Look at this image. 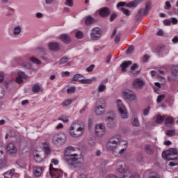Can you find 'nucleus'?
Segmentation results:
<instances>
[{
  "label": "nucleus",
  "mask_w": 178,
  "mask_h": 178,
  "mask_svg": "<svg viewBox=\"0 0 178 178\" xmlns=\"http://www.w3.org/2000/svg\"><path fill=\"white\" fill-rule=\"evenodd\" d=\"M122 95L125 99H127L128 101H136L137 100V96H136V94L131 91V90H125L122 92Z\"/></svg>",
  "instance_id": "9b49d317"
},
{
  "label": "nucleus",
  "mask_w": 178,
  "mask_h": 178,
  "mask_svg": "<svg viewBox=\"0 0 178 178\" xmlns=\"http://www.w3.org/2000/svg\"><path fill=\"white\" fill-rule=\"evenodd\" d=\"M178 151L176 148H170L162 152V158L166 161H177Z\"/></svg>",
  "instance_id": "423d86ee"
},
{
  "label": "nucleus",
  "mask_w": 178,
  "mask_h": 178,
  "mask_svg": "<svg viewBox=\"0 0 178 178\" xmlns=\"http://www.w3.org/2000/svg\"><path fill=\"white\" fill-rule=\"evenodd\" d=\"M131 63H133V62L131 60H128V61L123 62L120 65V67H121L122 72H126V69H127V67H129V66H130V65H131Z\"/></svg>",
  "instance_id": "a878e982"
},
{
  "label": "nucleus",
  "mask_w": 178,
  "mask_h": 178,
  "mask_svg": "<svg viewBox=\"0 0 178 178\" xmlns=\"http://www.w3.org/2000/svg\"><path fill=\"white\" fill-rule=\"evenodd\" d=\"M15 175V169H11L3 173L4 178H13Z\"/></svg>",
  "instance_id": "c85d7f7f"
},
{
  "label": "nucleus",
  "mask_w": 178,
  "mask_h": 178,
  "mask_svg": "<svg viewBox=\"0 0 178 178\" xmlns=\"http://www.w3.org/2000/svg\"><path fill=\"white\" fill-rule=\"evenodd\" d=\"M52 143L55 145H62L66 143V134L63 133L56 134L53 136Z\"/></svg>",
  "instance_id": "0eeeda50"
},
{
  "label": "nucleus",
  "mask_w": 178,
  "mask_h": 178,
  "mask_svg": "<svg viewBox=\"0 0 178 178\" xmlns=\"http://www.w3.org/2000/svg\"><path fill=\"white\" fill-rule=\"evenodd\" d=\"M145 86V81L141 78H136L132 81V87L136 90H141Z\"/></svg>",
  "instance_id": "9d476101"
},
{
  "label": "nucleus",
  "mask_w": 178,
  "mask_h": 178,
  "mask_svg": "<svg viewBox=\"0 0 178 178\" xmlns=\"http://www.w3.org/2000/svg\"><path fill=\"white\" fill-rule=\"evenodd\" d=\"M30 60L36 65H41V61H40V60L35 57H31Z\"/></svg>",
  "instance_id": "58836bf2"
},
{
  "label": "nucleus",
  "mask_w": 178,
  "mask_h": 178,
  "mask_svg": "<svg viewBox=\"0 0 178 178\" xmlns=\"http://www.w3.org/2000/svg\"><path fill=\"white\" fill-rule=\"evenodd\" d=\"M134 51V48L133 47H130L127 49V54H133V51Z\"/></svg>",
  "instance_id": "338daca9"
},
{
  "label": "nucleus",
  "mask_w": 178,
  "mask_h": 178,
  "mask_svg": "<svg viewBox=\"0 0 178 178\" xmlns=\"http://www.w3.org/2000/svg\"><path fill=\"white\" fill-rule=\"evenodd\" d=\"M49 49H50V51H54V52H56L58 51H59V44H58V42H50L49 43Z\"/></svg>",
  "instance_id": "412c9836"
},
{
  "label": "nucleus",
  "mask_w": 178,
  "mask_h": 178,
  "mask_svg": "<svg viewBox=\"0 0 178 178\" xmlns=\"http://www.w3.org/2000/svg\"><path fill=\"white\" fill-rule=\"evenodd\" d=\"M51 163H54L55 166H58V165H59V161H58L57 159H51Z\"/></svg>",
  "instance_id": "052dcab7"
},
{
  "label": "nucleus",
  "mask_w": 178,
  "mask_h": 178,
  "mask_svg": "<svg viewBox=\"0 0 178 178\" xmlns=\"http://www.w3.org/2000/svg\"><path fill=\"white\" fill-rule=\"evenodd\" d=\"M106 109V100L104 98L99 99L95 103V113L97 116H102Z\"/></svg>",
  "instance_id": "39448f33"
},
{
  "label": "nucleus",
  "mask_w": 178,
  "mask_h": 178,
  "mask_svg": "<svg viewBox=\"0 0 178 178\" xmlns=\"http://www.w3.org/2000/svg\"><path fill=\"white\" fill-rule=\"evenodd\" d=\"M32 91L33 92L37 94V92H42L44 91V89L42 88V87H41V86H40V84L35 83L32 88Z\"/></svg>",
  "instance_id": "bb28decb"
},
{
  "label": "nucleus",
  "mask_w": 178,
  "mask_h": 178,
  "mask_svg": "<svg viewBox=\"0 0 178 178\" xmlns=\"http://www.w3.org/2000/svg\"><path fill=\"white\" fill-rule=\"evenodd\" d=\"M177 22L176 17L171 18V23H172V24H177Z\"/></svg>",
  "instance_id": "69168bd1"
},
{
  "label": "nucleus",
  "mask_w": 178,
  "mask_h": 178,
  "mask_svg": "<svg viewBox=\"0 0 178 178\" xmlns=\"http://www.w3.org/2000/svg\"><path fill=\"white\" fill-rule=\"evenodd\" d=\"M149 111H151V107L148 106L143 110L144 116H147L149 114Z\"/></svg>",
  "instance_id": "09e8293b"
},
{
  "label": "nucleus",
  "mask_w": 178,
  "mask_h": 178,
  "mask_svg": "<svg viewBox=\"0 0 178 178\" xmlns=\"http://www.w3.org/2000/svg\"><path fill=\"white\" fill-rule=\"evenodd\" d=\"M43 150L47 154V155H49V154H51V149L49 147H44Z\"/></svg>",
  "instance_id": "864d4df0"
},
{
  "label": "nucleus",
  "mask_w": 178,
  "mask_h": 178,
  "mask_svg": "<svg viewBox=\"0 0 178 178\" xmlns=\"http://www.w3.org/2000/svg\"><path fill=\"white\" fill-rule=\"evenodd\" d=\"M118 15L116 14H113L110 17V22H113L114 19H116Z\"/></svg>",
  "instance_id": "e2e57ef3"
},
{
  "label": "nucleus",
  "mask_w": 178,
  "mask_h": 178,
  "mask_svg": "<svg viewBox=\"0 0 178 178\" xmlns=\"http://www.w3.org/2000/svg\"><path fill=\"white\" fill-rule=\"evenodd\" d=\"M34 159L36 162H38V163L42 162V158L40 156V154H35L34 156Z\"/></svg>",
  "instance_id": "c03bdc74"
},
{
  "label": "nucleus",
  "mask_w": 178,
  "mask_h": 178,
  "mask_svg": "<svg viewBox=\"0 0 178 178\" xmlns=\"http://www.w3.org/2000/svg\"><path fill=\"white\" fill-rule=\"evenodd\" d=\"M3 97H5V90L0 86V99L3 98Z\"/></svg>",
  "instance_id": "603ef678"
},
{
  "label": "nucleus",
  "mask_w": 178,
  "mask_h": 178,
  "mask_svg": "<svg viewBox=\"0 0 178 178\" xmlns=\"http://www.w3.org/2000/svg\"><path fill=\"white\" fill-rule=\"evenodd\" d=\"M106 148L112 151L115 156H122L127 149V141L122 140L120 134H116L108 141Z\"/></svg>",
  "instance_id": "f257e3e1"
},
{
  "label": "nucleus",
  "mask_w": 178,
  "mask_h": 178,
  "mask_svg": "<svg viewBox=\"0 0 178 178\" xmlns=\"http://www.w3.org/2000/svg\"><path fill=\"white\" fill-rule=\"evenodd\" d=\"M76 92V87L72 86L67 89V94H74Z\"/></svg>",
  "instance_id": "ea45409f"
},
{
  "label": "nucleus",
  "mask_w": 178,
  "mask_h": 178,
  "mask_svg": "<svg viewBox=\"0 0 178 178\" xmlns=\"http://www.w3.org/2000/svg\"><path fill=\"white\" fill-rule=\"evenodd\" d=\"M96 80V77H92L91 79H80L79 83H81V84H92Z\"/></svg>",
  "instance_id": "5701e85b"
},
{
  "label": "nucleus",
  "mask_w": 178,
  "mask_h": 178,
  "mask_svg": "<svg viewBox=\"0 0 178 178\" xmlns=\"http://www.w3.org/2000/svg\"><path fill=\"white\" fill-rule=\"evenodd\" d=\"M178 65H175L172 71V74L173 76H178Z\"/></svg>",
  "instance_id": "de8ad7c7"
},
{
  "label": "nucleus",
  "mask_w": 178,
  "mask_h": 178,
  "mask_svg": "<svg viewBox=\"0 0 178 178\" xmlns=\"http://www.w3.org/2000/svg\"><path fill=\"white\" fill-rule=\"evenodd\" d=\"M59 40L65 44H70L72 42V38L67 35V33H63L59 35Z\"/></svg>",
  "instance_id": "f3484780"
},
{
  "label": "nucleus",
  "mask_w": 178,
  "mask_h": 178,
  "mask_svg": "<svg viewBox=\"0 0 178 178\" xmlns=\"http://www.w3.org/2000/svg\"><path fill=\"white\" fill-rule=\"evenodd\" d=\"M131 124H132V126H134L135 127H138V126H140V121L138 120V118H135L132 119Z\"/></svg>",
  "instance_id": "c9c22d12"
},
{
  "label": "nucleus",
  "mask_w": 178,
  "mask_h": 178,
  "mask_svg": "<svg viewBox=\"0 0 178 178\" xmlns=\"http://www.w3.org/2000/svg\"><path fill=\"white\" fill-rule=\"evenodd\" d=\"M70 151H75L74 147L69 146L65 151V161L74 168H82L84 165V157L77 154H70Z\"/></svg>",
  "instance_id": "f03ea898"
},
{
  "label": "nucleus",
  "mask_w": 178,
  "mask_h": 178,
  "mask_svg": "<svg viewBox=\"0 0 178 178\" xmlns=\"http://www.w3.org/2000/svg\"><path fill=\"white\" fill-rule=\"evenodd\" d=\"M2 147H3V143L0 142V165H2L4 162H6V159L5 158V152L2 150Z\"/></svg>",
  "instance_id": "aec40b11"
},
{
  "label": "nucleus",
  "mask_w": 178,
  "mask_h": 178,
  "mask_svg": "<svg viewBox=\"0 0 178 178\" xmlns=\"http://www.w3.org/2000/svg\"><path fill=\"white\" fill-rule=\"evenodd\" d=\"M172 42H174V44H177V42H178V37L177 36H175L172 38Z\"/></svg>",
  "instance_id": "774afa93"
},
{
  "label": "nucleus",
  "mask_w": 178,
  "mask_h": 178,
  "mask_svg": "<svg viewBox=\"0 0 178 178\" xmlns=\"http://www.w3.org/2000/svg\"><path fill=\"white\" fill-rule=\"evenodd\" d=\"M165 119H166V115H161L159 114L155 116V120L157 124H162L165 122Z\"/></svg>",
  "instance_id": "4be33fe9"
},
{
  "label": "nucleus",
  "mask_w": 178,
  "mask_h": 178,
  "mask_svg": "<svg viewBox=\"0 0 178 178\" xmlns=\"http://www.w3.org/2000/svg\"><path fill=\"white\" fill-rule=\"evenodd\" d=\"M6 151L11 155H15L17 152V148L13 143H9L6 145Z\"/></svg>",
  "instance_id": "4468645a"
},
{
  "label": "nucleus",
  "mask_w": 178,
  "mask_h": 178,
  "mask_svg": "<svg viewBox=\"0 0 178 178\" xmlns=\"http://www.w3.org/2000/svg\"><path fill=\"white\" fill-rule=\"evenodd\" d=\"M144 0H135L127 3V6L128 8H136V6H138V5H140V3H141Z\"/></svg>",
  "instance_id": "393cba45"
},
{
  "label": "nucleus",
  "mask_w": 178,
  "mask_h": 178,
  "mask_svg": "<svg viewBox=\"0 0 178 178\" xmlns=\"http://www.w3.org/2000/svg\"><path fill=\"white\" fill-rule=\"evenodd\" d=\"M58 120H61L62 122H64V123H67L69 122V117L67 115L60 116L58 118Z\"/></svg>",
  "instance_id": "a19ab883"
},
{
  "label": "nucleus",
  "mask_w": 178,
  "mask_h": 178,
  "mask_svg": "<svg viewBox=\"0 0 178 178\" xmlns=\"http://www.w3.org/2000/svg\"><path fill=\"white\" fill-rule=\"evenodd\" d=\"M70 60V58L67 57H63L60 60H59V65H63L65 63H67V62Z\"/></svg>",
  "instance_id": "79ce46f5"
},
{
  "label": "nucleus",
  "mask_w": 178,
  "mask_h": 178,
  "mask_svg": "<svg viewBox=\"0 0 178 178\" xmlns=\"http://www.w3.org/2000/svg\"><path fill=\"white\" fill-rule=\"evenodd\" d=\"M165 95H160L158 96L157 97V99H156V102L157 104H161V102L163 100V99H165Z\"/></svg>",
  "instance_id": "49530a36"
},
{
  "label": "nucleus",
  "mask_w": 178,
  "mask_h": 178,
  "mask_svg": "<svg viewBox=\"0 0 178 178\" xmlns=\"http://www.w3.org/2000/svg\"><path fill=\"white\" fill-rule=\"evenodd\" d=\"M69 131L71 137L77 138L84 134V127H81L79 123L74 122L70 126Z\"/></svg>",
  "instance_id": "7ed1b4c3"
},
{
  "label": "nucleus",
  "mask_w": 178,
  "mask_h": 178,
  "mask_svg": "<svg viewBox=\"0 0 178 178\" xmlns=\"http://www.w3.org/2000/svg\"><path fill=\"white\" fill-rule=\"evenodd\" d=\"M106 122L108 127H115L116 126V122H115V117H108Z\"/></svg>",
  "instance_id": "b1692460"
},
{
  "label": "nucleus",
  "mask_w": 178,
  "mask_h": 178,
  "mask_svg": "<svg viewBox=\"0 0 178 178\" xmlns=\"http://www.w3.org/2000/svg\"><path fill=\"white\" fill-rule=\"evenodd\" d=\"M149 178H161V177L156 173H152L149 176Z\"/></svg>",
  "instance_id": "13d9d810"
},
{
  "label": "nucleus",
  "mask_w": 178,
  "mask_h": 178,
  "mask_svg": "<svg viewBox=\"0 0 178 178\" xmlns=\"http://www.w3.org/2000/svg\"><path fill=\"white\" fill-rule=\"evenodd\" d=\"M5 78V73L0 72V83L3 82V79Z\"/></svg>",
  "instance_id": "680f3d73"
},
{
  "label": "nucleus",
  "mask_w": 178,
  "mask_h": 178,
  "mask_svg": "<svg viewBox=\"0 0 178 178\" xmlns=\"http://www.w3.org/2000/svg\"><path fill=\"white\" fill-rule=\"evenodd\" d=\"M76 38H78L79 40H81L83 38V32L78 31L75 33Z\"/></svg>",
  "instance_id": "37998d69"
},
{
  "label": "nucleus",
  "mask_w": 178,
  "mask_h": 178,
  "mask_svg": "<svg viewBox=\"0 0 178 178\" xmlns=\"http://www.w3.org/2000/svg\"><path fill=\"white\" fill-rule=\"evenodd\" d=\"M94 23V17L91 15H88L85 18V24L86 26H90V24H92Z\"/></svg>",
  "instance_id": "c756f323"
},
{
  "label": "nucleus",
  "mask_w": 178,
  "mask_h": 178,
  "mask_svg": "<svg viewBox=\"0 0 178 178\" xmlns=\"http://www.w3.org/2000/svg\"><path fill=\"white\" fill-rule=\"evenodd\" d=\"M138 67V65L136 63L133 64V65L131 67L130 70L128 72V74L131 76V77H136V76H138L140 74V70H136Z\"/></svg>",
  "instance_id": "2eb2a0df"
},
{
  "label": "nucleus",
  "mask_w": 178,
  "mask_h": 178,
  "mask_svg": "<svg viewBox=\"0 0 178 178\" xmlns=\"http://www.w3.org/2000/svg\"><path fill=\"white\" fill-rule=\"evenodd\" d=\"M97 12H99V15L102 17H106V16H109V13H111L108 8H103L100 10H98Z\"/></svg>",
  "instance_id": "6ab92c4d"
},
{
  "label": "nucleus",
  "mask_w": 178,
  "mask_h": 178,
  "mask_svg": "<svg viewBox=\"0 0 178 178\" xmlns=\"http://www.w3.org/2000/svg\"><path fill=\"white\" fill-rule=\"evenodd\" d=\"M120 41V35H117L115 38V42L118 44Z\"/></svg>",
  "instance_id": "0e129e2a"
},
{
  "label": "nucleus",
  "mask_w": 178,
  "mask_h": 178,
  "mask_svg": "<svg viewBox=\"0 0 178 178\" xmlns=\"http://www.w3.org/2000/svg\"><path fill=\"white\" fill-rule=\"evenodd\" d=\"M116 104L122 119H127L129 114H127V109L124 104H123V102L121 99H118Z\"/></svg>",
  "instance_id": "6e6552de"
},
{
  "label": "nucleus",
  "mask_w": 178,
  "mask_h": 178,
  "mask_svg": "<svg viewBox=\"0 0 178 178\" xmlns=\"http://www.w3.org/2000/svg\"><path fill=\"white\" fill-rule=\"evenodd\" d=\"M121 12H122V13L124 15H125L126 16H130V10H129L124 8H121Z\"/></svg>",
  "instance_id": "a18cd8bd"
},
{
  "label": "nucleus",
  "mask_w": 178,
  "mask_h": 178,
  "mask_svg": "<svg viewBox=\"0 0 178 178\" xmlns=\"http://www.w3.org/2000/svg\"><path fill=\"white\" fill-rule=\"evenodd\" d=\"M64 5H65V6H69V8H73L74 3L73 2V0H65Z\"/></svg>",
  "instance_id": "e433bc0d"
},
{
  "label": "nucleus",
  "mask_w": 178,
  "mask_h": 178,
  "mask_svg": "<svg viewBox=\"0 0 178 178\" xmlns=\"http://www.w3.org/2000/svg\"><path fill=\"white\" fill-rule=\"evenodd\" d=\"M165 124H172L175 119L173 117H165Z\"/></svg>",
  "instance_id": "4c0bfd02"
},
{
  "label": "nucleus",
  "mask_w": 178,
  "mask_h": 178,
  "mask_svg": "<svg viewBox=\"0 0 178 178\" xmlns=\"http://www.w3.org/2000/svg\"><path fill=\"white\" fill-rule=\"evenodd\" d=\"M145 152H146V154H154V149H152V147H151V146H149V145H146L145 147Z\"/></svg>",
  "instance_id": "473e14b6"
},
{
  "label": "nucleus",
  "mask_w": 178,
  "mask_h": 178,
  "mask_svg": "<svg viewBox=\"0 0 178 178\" xmlns=\"http://www.w3.org/2000/svg\"><path fill=\"white\" fill-rule=\"evenodd\" d=\"M102 34L101 29L99 27L93 28L90 32V38L92 41H98V40L101 39Z\"/></svg>",
  "instance_id": "1a4fd4ad"
},
{
  "label": "nucleus",
  "mask_w": 178,
  "mask_h": 178,
  "mask_svg": "<svg viewBox=\"0 0 178 178\" xmlns=\"http://www.w3.org/2000/svg\"><path fill=\"white\" fill-rule=\"evenodd\" d=\"M84 76L81 74H76L72 77V81H80L79 79H83Z\"/></svg>",
  "instance_id": "2f4dec72"
},
{
  "label": "nucleus",
  "mask_w": 178,
  "mask_h": 178,
  "mask_svg": "<svg viewBox=\"0 0 178 178\" xmlns=\"http://www.w3.org/2000/svg\"><path fill=\"white\" fill-rule=\"evenodd\" d=\"M22 33V28L19 26H15L13 31V35H19Z\"/></svg>",
  "instance_id": "72a5a7b5"
},
{
  "label": "nucleus",
  "mask_w": 178,
  "mask_h": 178,
  "mask_svg": "<svg viewBox=\"0 0 178 178\" xmlns=\"http://www.w3.org/2000/svg\"><path fill=\"white\" fill-rule=\"evenodd\" d=\"M49 172L52 178H59L63 175L62 171L59 169L54 168L52 164H50Z\"/></svg>",
  "instance_id": "f8f14e48"
},
{
  "label": "nucleus",
  "mask_w": 178,
  "mask_h": 178,
  "mask_svg": "<svg viewBox=\"0 0 178 178\" xmlns=\"http://www.w3.org/2000/svg\"><path fill=\"white\" fill-rule=\"evenodd\" d=\"M27 79V76L23 72H19L16 77V83L18 84H22L23 83V79Z\"/></svg>",
  "instance_id": "a211bd4d"
},
{
  "label": "nucleus",
  "mask_w": 178,
  "mask_h": 178,
  "mask_svg": "<svg viewBox=\"0 0 178 178\" xmlns=\"http://www.w3.org/2000/svg\"><path fill=\"white\" fill-rule=\"evenodd\" d=\"M117 170L119 173H121L123 176V178L129 177V178H140V175L138 174H133L130 172V170L129 168L126 166V164H120V163H118Z\"/></svg>",
  "instance_id": "20e7f679"
},
{
  "label": "nucleus",
  "mask_w": 178,
  "mask_h": 178,
  "mask_svg": "<svg viewBox=\"0 0 178 178\" xmlns=\"http://www.w3.org/2000/svg\"><path fill=\"white\" fill-rule=\"evenodd\" d=\"M12 138L13 137H16V132L15 131H10L8 134H6L5 136L6 140H8V138Z\"/></svg>",
  "instance_id": "f704fd0d"
},
{
  "label": "nucleus",
  "mask_w": 178,
  "mask_h": 178,
  "mask_svg": "<svg viewBox=\"0 0 178 178\" xmlns=\"http://www.w3.org/2000/svg\"><path fill=\"white\" fill-rule=\"evenodd\" d=\"M106 129H105V126L102 123H99L96 124L95 126V133L97 136L99 137H102L104 134H105Z\"/></svg>",
  "instance_id": "ddd939ff"
},
{
  "label": "nucleus",
  "mask_w": 178,
  "mask_h": 178,
  "mask_svg": "<svg viewBox=\"0 0 178 178\" xmlns=\"http://www.w3.org/2000/svg\"><path fill=\"white\" fill-rule=\"evenodd\" d=\"M171 8H172V5L170 4V2L166 1L165 6V10H169Z\"/></svg>",
  "instance_id": "6e6d98bb"
},
{
  "label": "nucleus",
  "mask_w": 178,
  "mask_h": 178,
  "mask_svg": "<svg viewBox=\"0 0 178 178\" xmlns=\"http://www.w3.org/2000/svg\"><path fill=\"white\" fill-rule=\"evenodd\" d=\"M42 172H44L42 167L37 165L33 167V173L36 177H40L42 175Z\"/></svg>",
  "instance_id": "dca6fc26"
},
{
  "label": "nucleus",
  "mask_w": 178,
  "mask_h": 178,
  "mask_svg": "<svg viewBox=\"0 0 178 178\" xmlns=\"http://www.w3.org/2000/svg\"><path fill=\"white\" fill-rule=\"evenodd\" d=\"M176 131L174 129L168 130L166 132L167 136H175Z\"/></svg>",
  "instance_id": "3c124183"
},
{
  "label": "nucleus",
  "mask_w": 178,
  "mask_h": 178,
  "mask_svg": "<svg viewBox=\"0 0 178 178\" xmlns=\"http://www.w3.org/2000/svg\"><path fill=\"white\" fill-rule=\"evenodd\" d=\"M164 26H170L172 24V22L169 19H165L163 22Z\"/></svg>",
  "instance_id": "bf43d9fd"
},
{
  "label": "nucleus",
  "mask_w": 178,
  "mask_h": 178,
  "mask_svg": "<svg viewBox=\"0 0 178 178\" xmlns=\"http://www.w3.org/2000/svg\"><path fill=\"white\" fill-rule=\"evenodd\" d=\"M148 12H149V10H147V8L140 9L138 11V13L136 14V17H141V16H147L148 15Z\"/></svg>",
  "instance_id": "cd10ccee"
},
{
  "label": "nucleus",
  "mask_w": 178,
  "mask_h": 178,
  "mask_svg": "<svg viewBox=\"0 0 178 178\" xmlns=\"http://www.w3.org/2000/svg\"><path fill=\"white\" fill-rule=\"evenodd\" d=\"M72 104V100L70 99H67L63 102V106H69Z\"/></svg>",
  "instance_id": "8fccbe9b"
},
{
  "label": "nucleus",
  "mask_w": 178,
  "mask_h": 178,
  "mask_svg": "<svg viewBox=\"0 0 178 178\" xmlns=\"http://www.w3.org/2000/svg\"><path fill=\"white\" fill-rule=\"evenodd\" d=\"M62 77H67L70 76V72L69 71H64L61 72Z\"/></svg>",
  "instance_id": "5fc2aeb1"
},
{
  "label": "nucleus",
  "mask_w": 178,
  "mask_h": 178,
  "mask_svg": "<svg viewBox=\"0 0 178 178\" xmlns=\"http://www.w3.org/2000/svg\"><path fill=\"white\" fill-rule=\"evenodd\" d=\"M106 90V85L104 84L103 83H101L99 84L97 87V92H104Z\"/></svg>",
  "instance_id": "7c9ffc66"
},
{
  "label": "nucleus",
  "mask_w": 178,
  "mask_h": 178,
  "mask_svg": "<svg viewBox=\"0 0 178 178\" xmlns=\"http://www.w3.org/2000/svg\"><path fill=\"white\" fill-rule=\"evenodd\" d=\"M94 67H95V65L94 64H92L86 68V71L89 72H92L94 70Z\"/></svg>",
  "instance_id": "4d7b16f0"
}]
</instances>
